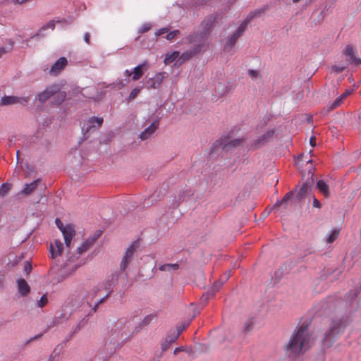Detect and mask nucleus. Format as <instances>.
<instances>
[{"label": "nucleus", "mask_w": 361, "mask_h": 361, "mask_svg": "<svg viewBox=\"0 0 361 361\" xmlns=\"http://www.w3.org/2000/svg\"><path fill=\"white\" fill-rule=\"evenodd\" d=\"M314 342V336L308 323L298 325L293 332L286 346V353L293 357L298 356L309 350Z\"/></svg>", "instance_id": "f257e3e1"}, {"label": "nucleus", "mask_w": 361, "mask_h": 361, "mask_svg": "<svg viewBox=\"0 0 361 361\" xmlns=\"http://www.w3.org/2000/svg\"><path fill=\"white\" fill-rule=\"evenodd\" d=\"M350 324V319L347 315H336L330 319L329 329L324 334L322 345L324 348L331 345L334 339L342 334L346 326Z\"/></svg>", "instance_id": "f03ea898"}, {"label": "nucleus", "mask_w": 361, "mask_h": 361, "mask_svg": "<svg viewBox=\"0 0 361 361\" xmlns=\"http://www.w3.org/2000/svg\"><path fill=\"white\" fill-rule=\"evenodd\" d=\"M116 335L111 334L105 341L104 345L99 349V358L104 361L109 360L116 353L120 345L119 340L116 339Z\"/></svg>", "instance_id": "7ed1b4c3"}, {"label": "nucleus", "mask_w": 361, "mask_h": 361, "mask_svg": "<svg viewBox=\"0 0 361 361\" xmlns=\"http://www.w3.org/2000/svg\"><path fill=\"white\" fill-rule=\"evenodd\" d=\"M209 32H194L187 37V41L192 45L193 49L197 54L206 46Z\"/></svg>", "instance_id": "20e7f679"}, {"label": "nucleus", "mask_w": 361, "mask_h": 361, "mask_svg": "<svg viewBox=\"0 0 361 361\" xmlns=\"http://www.w3.org/2000/svg\"><path fill=\"white\" fill-rule=\"evenodd\" d=\"M55 222L57 227L63 233L66 247L70 248L71 241L74 236L75 235V230L74 226L72 224H67L66 226H63L61 221L59 219H56Z\"/></svg>", "instance_id": "39448f33"}, {"label": "nucleus", "mask_w": 361, "mask_h": 361, "mask_svg": "<svg viewBox=\"0 0 361 361\" xmlns=\"http://www.w3.org/2000/svg\"><path fill=\"white\" fill-rule=\"evenodd\" d=\"M30 101L29 96L17 97L13 95L4 96L0 99V106H5L13 104L25 106Z\"/></svg>", "instance_id": "423d86ee"}, {"label": "nucleus", "mask_w": 361, "mask_h": 361, "mask_svg": "<svg viewBox=\"0 0 361 361\" xmlns=\"http://www.w3.org/2000/svg\"><path fill=\"white\" fill-rule=\"evenodd\" d=\"M204 349H206V347L202 345H195L194 348H190L183 349V348H175L173 353L178 354L179 352H184L185 355H188V357L185 356L183 357L184 359H196L198 357V355H200L202 353H203Z\"/></svg>", "instance_id": "0eeeda50"}, {"label": "nucleus", "mask_w": 361, "mask_h": 361, "mask_svg": "<svg viewBox=\"0 0 361 361\" xmlns=\"http://www.w3.org/2000/svg\"><path fill=\"white\" fill-rule=\"evenodd\" d=\"M165 72H160L156 73L153 77L148 78L144 85L145 87L149 89H157L160 87L166 75Z\"/></svg>", "instance_id": "6e6552de"}, {"label": "nucleus", "mask_w": 361, "mask_h": 361, "mask_svg": "<svg viewBox=\"0 0 361 361\" xmlns=\"http://www.w3.org/2000/svg\"><path fill=\"white\" fill-rule=\"evenodd\" d=\"M178 338V333H169L163 338L161 343V350L160 353H156L157 358H161V353L165 352L171 345L175 342Z\"/></svg>", "instance_id": "1a4fd4ad"}, {"label": "nucleus", "mask_w": 361, "mask_h": 361, "mask_svg": "<svg viewBox=\"0 0 361 361\" xmlns=\"http://www.w3.org/2000/svg\"><path fill=\"white\" fill-rule=\"evenodd\" d=\"M245 29L246 28L240 24L235 30V32L228 37L224 45V49L226 51L231 49L233 45L235 44L238 39L245 32Z\"/></svg>", "instance_id": "9d476101"}, {"label": "nucleus", "mask_w": 361, "mask_h": 361, "mask_svg": "<svg viewBox=\"0 0 361 361\" xmlns=\"http://www.w3.org/2000/svg\"><path fill=\"white\" fill-rule=\"evenodd\" d=\"M274 130L269 129L262 135L259 136L256 140L252 144V147L255 149L259 148L268 142L274 135Z\"/></svg>", "instance_id": "9b49d317"}, {"label": "nucleus", "mask_w": 361, "mask_h": 361, "mask_svg": "<svg viewBox=\"0 0 361 361\" xmlns=\"http://www.w3.org/2000/svg\"><path fill=\"white\" fill-rule=\"evenodd\" d=\"M103 118L102 117H91L89 118L86 123V127L82 128V130H85V133L99 129L103 123Z\"/></svg>", "instance_id": "f8f14e48"}, {"label": "nucleus", "mask_w": 361, "mask_h": 361, "mask_svg": "<svg viewBox=\"0 0 361 361\" xmlns=\"http://www.w3.org/2000/svg\"><path fill=\"white\" fill-rule=\"evenodd\" d=\"M149 62L145 60L142 63L138 64L133 69L132 80L137 81L140 80L144 73L149 69Z\"/></svg>", "instance_id": "ddd939ff"}, {"label": "nucleus", "mask_w": 361, "mask_h": 361, "mask_svg": "<svg viewBox=\"0 0 361 361\" xmlns=\"http://www.w3.org/2000/svg\"><path fill=\"white\" fill-rule=\"evenodd\" d=\"M59 90L58 85L54 84L47 87L44 91L38 94V99L41 103L45 102L51 96L54 95Z\"/></svg>", "instance_id": "4468645a"}, {"label": "nucleus", "mask_w": 361, "mask_h": 361, "mask_svg": "<svg viewBox=\"0 0 361 361\" xmlns=\"http://www.w3.org/2000/svg\"><path fill=\"white\" fill-rule=\"evenodd\" d=\"M313 178L312 176L309 177L305 183H302V186L300 188L299 190L297 191L296 197L297 198L300 200L302 199L305 196H306L309 192L311 191V188L313 185Z\"/></svg>", "instance_id": "2eb2a0df"}, {"label": "nucleus", "mask_w": 361, "mask_h": 361, "mask_svg": "<svg viewBox=\"0 0 361 361\" xmlns=\"http://www.w3.org/2000/svg\"><path fill=\"white\" fill-rule=\"evenodd\" d=\"M159 125V121L158 119L154 121L139 135V138L142 140H145L149 138L157 130Z\"/></svg>", "instance_id": "dca6fc26"}, {"label": "nucleus", "mask_w": 361, "mask_h": 361, "mask_svg": "<svg viewBox=\"0 0 361 361\" xmlns=\"http://www.w3.org/2000/svg\"><path fill=\"white\" fill-rule=\"evenodd\" d=\"M68 61L65 57L59 58L50 68L49 73L52 75H59L61 71L67 66Z\"/></svg>", "instance_id": "f3484780"}, {"label": "nucleus", "mask_w": 361, "mask_h": 361, "mask_svg": "<svg viewBox=\"0 0 361 361\" xmlns=\"http://www.w3.org/2000/svg\"><path fill=\"white\" fill-rule=\"evenodd\" d=\"M99 292V287H94L87 291L82 298L83 305L86 304V305L91 309L93 306L92 302L94 301Z\"/></svg>", "instance_id": "a211bd4d"}, {"label": "nucleus", "mask_w": 361, "mask_h": 361, "mask_svg": "<svg viewBox=\"0 0 361 361\" xmlns=\"http://www.w3.org/2000/svg\"><path fill=\"white\" fill-rule=\"evenodd\" d=\"M63 250V245L60 240H55L54 243L50 245V254L51 258L60 256Z\"/></svg>", "instance_id": "6ab92c4d"}, {"label": "nucleus", "mask_w": 361, "mask_h": 361, "mask_svg": "<svg viewBox=\"0 0 361 361\" xmlns=\"http://www.w3.org/2000/svg\"><path fill=\"white\" fill-rule=\"evenodd\" d=\"M118 274H112L111 279H108L97 286L99 288V291L102 289H104L107 293H110L111 294L112 293L113 287L118 280Z\"/></svg>", "instance_id": "aec40b11"}, {"label": "nucleus", "mask_w": 361, "mask_h": 361, "mask_svg": "<svg viewBox=\"0 0 361 361\" xmlns=\"http://www.w3.org/2000/svg\"><path fill=\"white\" fill-rule=\"evenodd\" d=\"M230 275H231L230 273L226 274L223 276L222 279H221L220 281H216L214 283L212 289L208 290V292L207 293V296L205 298V300H207L209 297H212L214 295V293L220 289V288L223 285L224 282H225L226 281H227L228 279V278L230 277Z\"/></svg>", "instance_id": "412c9836"}, {"label": "nucleus", "mask_w": 361, "mask_h": 361, "mask_svg": "<svg viewBox=\"0 0 361 361\" xmlns=\"http://www.w3.org/2000/svg\"><path fill=\"white\" fill-rule=\"evenodd\" d=\"M99 235V233L98 235H94L92 237L88 238L83 243L78 247L77 252L79 255H81L82 253L86 252L90 249V247L94 243V242L97 240L98 236Z\"/></svg>", "instance_id": "4be33fe9"}, {"label": "nucleus", "mask_w": 361, "mask_h": 361, "mask_svg": "<svg viewBox=\"0 0 361 361\" xmlns=\"http://www.w3.org/2000/svg\"><path fill=\"white\" fill-rule=\"evenodd\" d=\"M17 286L19 294L21 296H26L30 292V287L27 281L23 279L17 280Z\"/></svg>", "instance_id": "5701e85b"}, {"label": "nucleus", "mask_w": 361, "mask_h": 361, "mask_svg": "<svg viewBox=\"0 0 361 361\" xmlns=\"http://www.w3.org/2000/svg\"><path fill=\"white\" fill-rule=\"evenodd\" d=\"M265 12V8H259L251 11L246 18L241 23V25L246 28L248 23L255 18L259 17Z\"/></svg>", "instance_id": "b1692460"}, {"label": "nucleus", "mask_w": 361, "mask_h": 361, "mask_svg": "<svg viewBox=\"0 0 361 361\" xmlns=\"http://www.w3.org/2000/svg\"><path fill=\"white\" fill-rule=\"evenodd\" d=\"M40 181L41 180L38 178L33 180L30 183L25 184L24 188L20 191V193L26 195L31 194L37 189Z\"/></svg>", "instance_id": "393cba45"}, {"label": "nucleus", "mask_w": 361, "mask_h": 361, "mask_svg": "<svg viewBox=\"0 0 361 361\" xmlns=\"http://www.w3.org/2000/svg\"><path fill=\"white\" fill-rule=\"evenodd\" d=\"M231 85L229 82H219L216 87V92L220 97L224 96L231 90Z\"/></svg>", "instance_id": "a878e982"}, {"label": "nucleus", "mask_w": 361, "mask_h": 361, "mask_svg": "<svg viewBox=\"0 0 361 361\" xmlns=\"http://www.w3.org/2000/svg\"><path fill=\"white\" fill-rule=\"evenodd\" d=\"M90 314L89 313L85 315L82 319H80L78 323L72 329L71 335L72 337L74 334H77L78 331H80L82 329H83L88 322V317Z\"/></svg>", "instance_id": "bb28decb"}, {"label": "nucleus", "mask_w": 361, "mask_h": 361, "mask_svg": "<svg viewBox=\"0 0 361 361\" xmlns=\"http://www.w3.org/2000/svg\"><path fill=\"white\" fill-rule=\"evenodd\" d=\"M196 54H197V53L193 49L187 50V51H184L182 54H179V59L177 61V63H178L179 64H181V63H184L185 61H188L189 59H190L192 56H195Z\"/></svg>", "instance_id": "cd10ccee"}, {"label": "nucleus", "mask_w": 361, "mask_h": 361, "mask_svg": "<svg viewBox=\"0 0 361 361\" xmlns=\"http://www.w3.org/2000/svg\"><path fill=\"white\" fill-rule=\"evenodd\" d=\"M317 188L326 197L329 195V188L328 184L323 180H319L317 183Z\"/></svg>", "instance_id": "c85d7f7f"}, {"label": "nucleus", "mask_w": 361, "mask_h": 361, "mask_svg": "<svg viewBox=\"0 0 361 361\" xmlns=\"http://www.w3.org/2000/svg\"><path fill=\"white\" fill-rule=\"evenodd\" d=\"M110 296V293H106V294L102 297V298H100L99 300H98L97 301H96L94 304H93V306L92 307L90 310L89 311V314H94V312H96L97 311V309L99 307V306L104 303L106 300Z\"/></svg>", "instance_id": "c756f323"}, {"label": "nucleus", "mask_w": 361, "mask_h": 361, "mask_svg": "<svg viewBox=\"0 0 361 361\" xmlns=\"http://www.w3.org/2000/svg\"><path fill=\"white\" fill-rule=\"evenodd\" d=\"M179 59V52L178 51H174L171 53H168L165 56L164 63L166 64H170L175 61L176 60H178Z\"/></svg>", "instance_id": "7c9ffc66"}, {"label": "nucleus", "mask_w": 361, "mask_h": 361, "mask_svg": "<svg viewBox=\"0 0 361 361\" xmlns=\"http://www.w3.org/2000/svg\"><path fill=\"white\" fill-rule=\"evenodd\" d=\"M137 247L138 243L137 242H133L126 250L124 256L131 260Z\"/></svg>", "instance_id": "2f4dec72"}, {"label": "nucleus", "mask_w": 361, "mask_h": 361, "mask_svg": "<svg viewBox=\"0 0 361 361\" xmlns=\"http://www.w3.org/2000/svg\"><path fill=\"white\" fill-rule=\"evenodd\" d=\"M178 268H179V264L178 263H174V264H162L159 267V269L162 271L171 272V271H173L178 269Z\"/></svg>", "instance_id": "473e14b6"}, {"label": "nucleus", "mask_w": 361, "mask_h": 361, "mask_svg": "<svg viewBox=\"0 0 361 361\" xmlns=\"http://www.w3.org/2000/svg\"><path fill=\"white\" fill-rule=\"evenodd\" d=\"M293 195V192H288L283 197L281 200L280 201H278L274 207V209H279V207L281 206H284L285 207H286V204H287V202L291 198V197Z\"/></svg>", "instance_id": "72a5a7b5"}, {"label": "nucleus", "mask_w": 361, "mask_h": 361, "mask_svg": "<svg viewBox=\"0 0 361 361\" xmlns=\"http://www.w3.org/2000/svg\"><path fill=\"white\" fill-rule=\"evenodd\" d=\"M243 142V139H235L228 142L224 143V149L226 151L236 147Z\"/></svg>", "instance_id": "f704fd0d"}, {"label": "nucleus", "mask_w": 361, "mask_h": 361, "mask_svg": "<svg viewBox=\"0 0 361 361\" xmlns=\"http://www.w3.org/2000/svg\"><path fill=\"white\" fill-rule=\"evenodd\" d=\"M63 350V347L60 345H58L54 349L52 353L50 355L49 361H54L55 360H59L60 358V354Z\"/></svg>", "instance_id": "c9c22d12"}, {"label": "nucleus", "mask_w": 361, "mask_h": 361, "mask_svg": "<svg viewBox=\"0 0 361 361\" xmlns=\"http://www.w3.org/2000/svg\"><path fill=\"white\" fill-rule=\"evenodd\" d=\"M254 325H255V320H254V318H249L248 319H247L244 324H243V332L245 333H248L250 331H251L254 327Z\"/></svg>", "instance_id": "e433bc0d"}, {"label": "nucleus", "mask_w": 361, "mask_h": 361, "mask_svg": "<svg viewBox=\"0 0 361 361\" xmlns=\"http://www.w3.org/2000/svg\"><path fill=\"white\" fill-rule=\"evenodd\" d=\"M56 94L54 97V103L56 104H60L65 100L66 97V93L64 91L59 90Z\"/></svg>", "instance_id": "4c0bfd02"}, {"label": "nucleus", "mask_w": 361, "mask_h": 361, "mask_svg": "<svg viewBox=\"0 0 361 361\" xmlns=\"http://www.w3.org/2000/svg\"><path fill=\"white\" fill-rule=\"evenodd\" d=\"M192 195V192L190 190H185L180 193L178 196V200L176 201L174 203V206L178 207L180 202L183 201L185 197H190Z\"/></svg>", "instance_id": "58836bf2"}, {"label": "nucleus", "mask_w": 361, "mask_h": 361, "mask_svg": "<svg viewBox=\"0 0 361 361\" xmlns=\"http://www.w3.org/2000/svg\"><path fill=\"white\" fill-rule=\"evenodd\" d=\"M12 185L8 183H3L0 187V196L4 197L6 196L8 192L10 191Z\"/></svg>", "instance_id": "ea45409f"}, {"label": "nucleus", "mask_w": 361, "mask_h": 361, "mask_svg": "<svg viewBox=\"0 0 361 361\" xmlns=\"http://www.w3.org/2000/svg\"><path fill=\"white\" fill-rule=\"evenodd\" d=\"M338 234H339V230H338V229L331 230V233L327 236L326 243H332L338 238Z\"/></svg>", "instance_id": "a19ab883"}, {"label": "nucleus", "mask_w": 361, "mask_h": 361, "mask_svg": "<svg viewBox=\"0 0 361 361\" xmlns=\"http://www.w3.org/2000/svg\"><path fill=\"white\" fill-rule=\"evenodd\" d=\"M331 6L330 5H325L321 11L320 14L318 16L317 18V22L320 23L322 22L325 17L327 16L328 11L330 10Z\"/></svg>", "instance_id": "79ce46f5"}, {"label": "nucleus", "mask_w": 361, "mask_h": 361, "mask_svg": "<svg viewBox=\"0 0 361 361\" xmlns=\"http://www.w3.org/2000/svg\"><path fill=\"white\" fill-rule=\"evenodd\" d=\"M126 83L127 82L125 80L122 79H118L110 85L113 89L121 90L126 85Z\"/></svg>", "instance_id": "37998d69"}, {"label": "nucleus", "mask_w": 361, "mask_h": 361, "mask_svg": "<svg viewBox=\"0 0 361 361\" xmlns=\"http://www.w3.org/2000/svg\"><path fill=\"white\" fill-rule=\"evenodd\" d=\"M141 89H142V87H135L133 90H132L129 94L128 101L130 102V101L135 99L136 97L139 94Z\"/></svg>", "instance_id": "c03bdc74"}, {"label": "nucleus", "mask_w": 361, "mask_h": 361, "mask_svg": "<svg viewBox=\"0 0 361 361\" xmlns=\"http://www.w3.org/2000/svg\"><path fill=\"white\" fill-rule=\"evenodd\" d=\"M343 54L348 56L349 60H350L355 56L353 47L351 45H347Z\"/></svg>", "instance_id": "a18cd8bd"}, {"label": "nucleus", "mask_w": 361, "mask_h": 361, "mask_svg": "<svg viewBox=\"0 0 361 361\" xmlns=\"http://www.w3.org/2000/svg\"><path fill=\"white\" fill-rule=\"evenodd\" d=\"M48 302V298L46 294H44L40 299L37 301V307L42 308L44 307Z\"/></svg>", "instance_id": "49530a36"}, {"label": "nucleus", "mask_w": 361, "mask_h": 361, "mask_svg": "<svg viewBox=\"0 0 361 361\" xmlns=\"http://www.w3.org/2000/svg\"><path fill=\"white\" fill-rule=\"evenodd\" d=\"M130 261L131 260L130 259H128L126 257L123 256L120 264L121 271H124L129 264V263L130 262Z\"/></svg>", "instance_id": "de8ad7c7"}, {"label": "nucleus", "mask_w": 361, "mask_h": 361, "mask_svg": "<svg viewBox=\"0 0 361 361\" xmlns=\"http://www.w3.org/2000/svg\"><path fill=\"white\" fill-rule=\"evenodd\" d=\"M180 34V31L178 30H175L171 32H167V35L166 36V39L168 40H172L177 35Z\"/></svg>", "instance_id": "09e8293b"}, {"label": "nucleus", "mask_w": 361, "mask_h": 361, "mask_svg": "<svg viewBox=\"0 0 361 361\" xmlns=\"http://www.w3.org/2000/svg\"><path fill=\"white\" fill-rule=\"evenodd\" d=\"M346 66V64L335 65L332 66V70L337 73H340L344 71Z\"/></svg>", "instance_id": "8fccbe9b"}, {"label": "nucleus", "mask_w": 361, "mask_h": 361, "mask_svg": "<svg viewBox=\"0 0 361 361\" xmlns=\"http://www.w3.org/2000/svg\"><path fill=\"white\" fill-rule=\"evenodd\" d=\"M55 27V23L53 20H51L48 22L47 24H45L39 30V32H41L43 30H45L47 29H51L54 30Z\"/></svg>", "instance_id": "3c124183"}, {"label": "nucleus", "mask_w": 361, "mask_h": 361, "mask_svg": "<svg viewBox=\"0 0 361 361\" xmlns=\"http://www.w3.org/2000/svg\"><path fill=\"white\" fill-rule=\"evenodd\" d=\"M248 75L252 80H257L258 78H259V72L255 70H249Z\"/></svg>", "instance_id": "603ef678"}, {"label": "nucleus", "mask_w": 361, "mask_h": 361, "mask_svg": "<svg viewBox=\"0 0 361 361\" xmlns=\"http://www.w3.org/2000/svg\"><path fill=\"white\" fill-rule=\"evenodd\" d=\"M151 27H152V25H151L150 23H145L140 28L139 32L140 33H145V32H147L148 30H149Z\"/></svg>", "instance_id": "864d4df0"}, {"label": "nucleus", "mask_w": 361, "mask_h": 361, "mask_svg": "<svg viewBox=\"0 0 361 361\" xmlns=\"http://www.w3.org/2000/svg\"><path fill=\"white\" fill-rule=\"evenodd\" d=\"M154 315H152V314L147 315V316L143 319V320H142V324L143 325H147V324H149L152 322V320L153 319V318H154Z\"/></svg>", "instance_id": "5fc2aeb1"}, {"label": "nucleus", "mask_w": 361, "mask_h": 361, "mask_svg": "<svg viewBox=\"0 0 361 361\" xmlns=\"http://www.w3.org/2000/svg\"><path fill=\"white\" fill-rule=\"evenodd\" d=\"M124 76L126 77V79H125V81L126 82H130V78L133 76V71H130V70H128L126 69L125 71H124V73H123Z\"/></svg>", "instance_id": "6e6d98bb"}, {"label": "nucleus", "mask_w": 361, "mask_h": 361, "mask_svg": "<svg viewBox=\"0 0 361 361\" xmlns=\"http://www.w3.org/2000/svg\"><path fill=\"white\" fill-rule=\"evenodd\" d=\"M32 270V265L31 264L28 262V261H26L24 263V271L28 274L30 273Z\"/></svg>", "instance_id": "4d7b16f0"}, {"label": "nucleus", "mask_w": 361, "mask_h": 361, "mask_svg": "<svg viewBox=\"0 0 361 361\" xmlns=\"http://www.w3.org/2000/svg\"><path fill=\"white\" fill-rule=\"evenodd\" d=\"M169 28L168 27H163V28H161V29H159L156 32H155V35L157 36H160L164 33H167L169 32Z\"/></svg>", "instance_id": "13d9d810"}, {"label": "nucleus", "mask_w": 361, "mask_h": 361, "mask_svg": "<svg viewBox=\"0 0 361 361\" xmlns=\"http://www.w3.org/2000/svg\"><path fill=\"white\" fill-rule=\"evenodd\" d=\"M348 61L349 63H353L355 65L361 64V59L357 57L355 55L350 60Z\"/></svg>", "instance_id": "bf43d9fd"}, {"label": "nucleus", "mask_w": 361, "mask_h": 361, "mask_svg": "<svg viewBox=\"0 0 361 361\" xmlns=\"http://www.w3.org/2000/svg\"><path fill=\"white\" fill-rule=\"evenodd\" d=\"M185 329V326H180L176 329L171 330V333H178V336L181 334V332Z\"/></svg>", "instance_id": "052dcab7"}, {"label": "nucleus", "mask_w": 361, "mask_h": 361, "mask_svg": "<svg viewBox=\"0 0 361 361\" xmlns=\"http://www.w3.org/2000/svg\"><path fill=\"white\" fill-rule=\"evenodd\" d=\"M84 41L87 44H90V34L89 32H85L84 34Z\"/></svg>", "instance_id": "680f3d73"}, {"label": "nucleus", "mask_w": 361, "mask_h": 361, "mask_svg": "<svg viewBox=\"0 0 361 361\" xmlns=\"http://www.w3.org/2000/svg\"><path fill=\"white\" fill-rule=\"evenodd\" d=\"M353 90H346L345 91V92L343 94H342L340 97L344 99L345 98H346L348 96H349L351 93H352Z\"/></svg>", "instance_id": "e2e57ef3"}, {"label": "nucleus", "mask_w": 361, "mask_h": 361, "mask_svg": "<svg viewBox=\"0 0 361 361\" xmlns=\"http://www.w3.org/2000/svg\"><path fill=\"white\" fill-rule=\"evenodd\" d=\"M338 106V105H337V104H336L334 101L332 103H331L328 105V106H327L328 111H331V110L337 108Z\"/></svg>", "instance_id": "0e129e2a"}, {"label": "nucleus", "mask_w": 361, "mask_h": 361, "mask_svg": "<svg viewBox=\"0 0 361 361\" xmlns=\"http://www.w3.org/2000/svg\"><path fill=\"white\" fill-rule=\"evenodd\" d=\"M12 46H13V44H11V47H10V48H9V49H8V50H7L5 47H0V57H1L3 54H6L7 51H8L9 50H11V47H12Z\"/></svg>", "instance_id": "69168bd1"}, {"label": "nucleus", "mask_w": 361, "mask_h": 361, "mask_svg": "<svg viewBox=\"0 0 361 361\" xmlns=\"http://www.w3.org/2000/svg\"><path fill=\"white\" fill-rule=\"evenodd\" d=\"M313 207H317V208L321 207V203L316 198H314V200H313Z\"/></svg>", "instance_id": "338daca9"}, {"label": "nucleus", "mask_w": 361, "mask_h": 361, "mask_svg": "<svg viewBox=\"0 0 361 361\" xmlns=\"http://www.w3.org/2000/svg\"><path fill=\"white\" fill-rule=\"evenodd\" d=\"M310 144L312 147H314L316 145V138L314 136H312L310 139Z\"/></svg>", "instance_id": "774afa93"}]
</instances>
